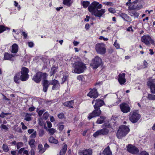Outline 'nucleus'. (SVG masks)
Listing matches in <instances>:
<instances>
[{"instance_id": "a19ab883", "label": "nucleus", "mask_w": 155, "mask_h": 155, "mask_svg": "<svg viewBox=\"0 0 155 155\" xmlns=\"http://www.w3.org/2000/svg\"><path fill=\"white\" fill-rule=\"evenodd\" d=\"M104 5H107V6H112L114 5V4L113 3L111 2H103V3Z\"/></svg>"}, {"instance_id": "7c9ffc66", "label": "nucleus", "mask_w": 155, "mask_h": 155, "mask_svg": "<svg viewBox=\"0 0 155 155\" xmlns=\"http://www.w3.org/2000/svg\"><path fill=\"white\" fill-rule=\"evenodd\" d=\"M105 117L104 116H100L97 120L96 123L98 124H101L104 122Z\"/></svg>"}, {"instance_id": "9b49d317", "label": "nucleus", "mask_w": 155, "mask_h": 155, "mask_svg": "<svg viewBox=\"0 0 155 155\" xmlns=\"http://www.w3.org/2000/svg\"><path fill=\"white\" fill-rule=\"evenodd\" d=\"M109 130L106 128H104L103 129L97 131L93 134L94 137H97L99 135H106L109 133Z\"/></svg>"}, {"instance_id": "0e129e2a", "label": "nucleus", "mask_w": 155, "mask_h": 155, "mask_svg": "<svg viewBox=\"0 0 155 155\" xmlns=\"http://www.w3.org/2000/svg\"><path fill=\"white\" fill-rule=\"evenodd\" d=\"M47 126L48 127L51 128L52 127V124L50 122L47 121Z\"/></svg>"}, {"instance_id": "338daca9", "label": "nucleus", "mask_w": 155, "mask_h": 155, "mask_svg": "<svg viewBox=\"0 0 155 155\" xmlns=\"http://www.w3.org/2000/svg\"><path fill=\"white\" fill-rule=\"evenodd\" d=\"M25 148H21L19 150H18V153H22V152H23V151L24 150Z\"/></svg>"}, {"instance_id": "a878e982", "label": "nucleus", "mask_w": 155, "mask_h": 155, "mask_svg": "<svg viewBox=\"0 0 155 155\" xmlns=\"http://www.w3.org/2000/svg\"><path fill=\"white\" fill-rule=\"evenodd\" d=\"M74 101L71 100V101L64 102L63 103V104L64 106L67 107H69L70 108H73L72 106L74 104Z\"/></svg>"}, {"instance_id": "2f4dec72", "label": "nucleus", "mask_w": 155, "mask_h": 155, "mask_svg": "<svg viewBox=\"0 0 155 155\" xmlns=\"http://www.w3.org/2000/svg\"><path fill=\"white\" fill-rule=\"evenodd\" d=\"M38 149L39 150V152L40 153H43L46 149L43 148V146L41 144H39L38 145Z\"/></svg>"}, {"instance_id": "bb28decb", "label": "nucleus", "mask_w": 155, "mask_h": 155, "mask_svg": "<svg viewBox=\"0 0 155 155\" xmlns=\"http://www.w3.org/2000/svg\"><path fill=\"white\" fill-rule=\"evenodd\" d=\"M103 153L104 155H112V153L109 146L107 147L104 150Z\"/></svg>"}, {"instance_id": "4be33fe9", "label": "nucleus", "mask_w": 155, "mask_h": 155, "mask_svg": "<svg viewBox=\"0 0 155 155\" xmlns=\"http://www.w3.org/2000/svg\"><path fill=\"white\" fill-rule=\"evenodd\" d=\"M15 56V55L14 54H11L8 53H5L4 56V59L13 61Z\"/></svg>"}, {"instance_id": "f8f14e48", "label": "nucleus", "mask_w": 155, "mask_h": 155, "mask_svg": "<svg viewBox=\"0 0 155 155\" xmlns=\"http://www.w3.org/2000/svg\"><path fill=\"white\" fill-rule=\"evenodd\" d=\"M127 148V151L133 154H137L139 151L138 148L131 144L128 145Z\"/></svg>"}, {"instance_id": "b1692460", "label": "nucleus", "mask_w": 155, "mask_h": 155, "mask_svg": "<svg viewBox=\"0 0 155 155\" xmlns=\"http://www.w3.org/2000/svg\"><path fill=\"white\" fill-rule=\"evenodd\" d=\"M132 10H128L129 15L132 17H134V18H137L139 15V13L137 12L133 11Z\"/></svg>"}, {"instance_id": "cd10ccee", "label": "nucleus", "mask_w": 155, "mask_h": 155, "mask_svg": "<svg viewBox=\"0 0 155 155\" xmlns=\"http://www.w3.org/2000/svg\"><path fill=\"white\" fill-rule=\"evenodd\" d=\"M18 46L16 44H14L12 46L11 52L12 53H16L18 51Z\"/></svg>"}, {"instance_id": "09e8293b", "label": "nucleus", "mask_w": 155, "mask_h": 155, "mask_svg": "<svg viewBox=\"0 0 155 155\" xmlns=\"http://www.w3.org/2000/svg\"><path fill=\"white\" fill-rule=\"evenodd\" d=\"M108 11L110 13H114L116 12L115 10L113 8H110L108 9Z\"/></svg>"}, {"instance_id": "8fccbe9b", "label": "nucleus", "mask_w": 155, "mask_h": 155, "mask_svg": "<svg viewBox=\"0 0 155 155\" xmlns=\"http://www.w3.org/2000/svg\"><path fill=\"white\" fill-rule=\"evenodd\" d=\"M14 5L16 7H18L19 10H20L21 8L20 6L18 5V3L16 1L14 2Z\"/></svg>"}, {"instance_id": "c9c22d12", "label": "nucleus", "mask_w": 155, "mask_h": 155, "mask_svg": "<svg viewBox=\"0 0 155 155\" xmlns=\"http://www.w3.org/2000/svg\"><path fill=\"white\" fill-rule=\"evenodd\" d=\"M7 29L9 30V29L8 27H5L3 25H0V34Z\"/></svg>"}, {"instance_id": "bf43d9fd", "label": "nucleus", "mask_w": 155, "mask_h": 155, "mask_svg": "<svg viewBox=\"0 0 155 155\" xmlns=\"http://www.w3.org/2000/svg\"><path fill=\"white\" fill-rule=\"evenodd\" d=\"M68 78V77L67 76L65 75L64 76L63 78H62V80L63 81V82L62 83H63L64 82V81H65Z\"/></svg>"}, {"instance_id": "72a5a7b5", "label": "nucleus", "mask_w": 155, "mask_h": 155, "mask_svg": "<svg viewBox=\"0 0 155 155\" xmlns=\"http://www.w3.org/2000/svg\"><path fill=\"white\" fill-rule=\"evenodd\" d=\"M35 140L34 139H31L30 140L29 142V144L31 148H35Z\"/></svg>"}, {"instance_id": "412c9836", "label": "nucleus", "mask_w": 155, "mask_h": 155, "mask_svg": "<svg viewBox=\"0 0 155 155\" xmlns=\"http://www.w3.org/2000/svg\"><path fill=\"white\" fill-rule=\"evenodd\" d=\"M104 102L102 100L98 99L96 100L94 107V108H100V107L104 105Z\"/></svg>"}, {"instance_id": "f704fd0d", "label": "nucleus", "mask_w": 155, "mask_h": 155, "mask_svg": "<svg viewBox=\"0 0 155 155\" xmlns=\"http://www.w3.org/2000/svg\"><path fill=\"white\" fill-rule=\"evenodd\" d=\"M147 98L149 100L154 101L155 100V95L148 94Z\"/></svg>"}, {"instance_id": "680f3d73", "label": "nucleus", "mask_w": 155, "mask_h": 155, "mask_svg": "<svg viewBox=\"0 0 155 155\" xmlns=\"http://www.w3.org/2000/svg\"><path fill=\"white\" fill-rule=\"evenodd\" d=\"M28 45L29 47L32 48L34 46V43L32 42H28Z\"/></svg>"}, {"instance_id": "0eeeda50", "label": "nucleus", "mask_w": 155, "mask_h": 155, "mask_svg": "<svg viewBox=\"0 0 155 155\" xmlns=\"http://www.w3.org/2000/svg\"><path fill=\"white\" fill-rule=\"evenodd\" d=\"M29 71L27 68L23 67L21 69V75L20 76V80L22 81H25L29 78V75L28 74Z\"/></svg>"}, {"instance_id": "a211bd4d", "label": "nucleus", "mask_w": 155, "mask_h": 155, "mask_svg": "<svg viewBox=\"0 0 155 155\" xmlns=\"http://www.w3.org/2000/svg\"><path fill=\"white\" fill-rule=\"evenodd\" d=\"M78 155H92V151L91 149L81 150L78 152Z\"/></svg>"}, {"instance_id": "f257e3e1", "label": "nucleus", "mask_w": 155, "mask_h": 155, "mask_svg": "<svg viewBox=\"0 0 155 155\" xmlns=\"http://www.w3.org/2000/svg\"><path fill=\"white\" fill-rule=\"evenodd\" d=\"M89 4L90 2L87 1H84L82 3L84 8H86L88 6V10L96 17L100 18L106 12L105 9H101L102 5L98 2L94 1Z\"/></svg>"}, {"instance_id": "4c0bfd02", "label": "nucleus", "mask_w": 155, "mask_h": 155, "mask_svg": "<svg viewBox=\"0 0 155 155\" xmlns=\"http://www.w3.org/2000/svg\"><path fill=\"white\" fill-rule=\"evenodd\" d=\"M120 16L123 19V20L124 21H127L126 19H127L128 18V16L127 15L124 13H122L120 15Z\"/></svg>"}, {"instance_id": "3c124183", "label": "nucleus", "mask_w": 155, "mask_h": 155, "mask_svg": "<svg viewBox=\"0 0 155 155\" xmlns=\"http://www.w3.org/2000/svg\"><path fill=\"white\" fill-rule=\"evenodd\" d=\"M45 110L44 109H43L39 110L38 112V115L40 116L41 117L43 113L45 112Z\"/></svg>"}, {"instance_id": "473e14b6", "label": "nucleus", "mask_w": 155, "mask_h": 155, "mask_svg": "<svg viewBox=\"0 0 155 155\" xmlns=\"http://www.w3.org/2000/svg\"><path fill=\"white\" fill-rule=\"evenodd\" d=\"M63 3V4L68 7H70L71 4V0H64Z\"/></svg>"}, {"instance_id": "052dcab7", "label": "nucleus", "mask_w": 155, "mask_h": 155, "mask_svg": "<svg viewBox=\"0 0 155 155\" xmlns=\"http://www.w3.org/2000/svg\"><path fill=\"white\" fill-rule=\"evenodd\" d=\"M21 35L23 36L24 39H25L27 37V34L25 32H24V31L22 32Z\"/></svg>"}, {"instance_id": "dca6fc26", "label": "nucleus", "mask_w": 155, "mask_h": 155, "mask_svg": "<svg viewBox=\"0 0 155 155\" xmlns=\"http://www.w3.org/2000/svg\"><path fill=\"white\" fill-rule=\"evenodd\" d=\"M98 94L96 89L94 88L87 94V96L91 98H95L98 96Z\"/></svg>"}, {"instance_id": "2eb2a0df", "label": "nucleus", "mask_w": 155, "mask_h": 155, "mask_svg": "<svg viewBox=\"0 0 155 155\" xmlns=\"http://www.w3.org/2000/svg\"><path fill=\"white\" fill-rule=\"evenodd\" d=\"M120 107L121 111L124 113H127L130 111V108L128 105L125 103L121 104L120 105Z\"/></svg>"}, {"instance_id": "6e6d98bb", "label": "nucleus", "mask_w": 155, "mask_h": 155, "mask_svg": "<svg viewBox=\"0 0 155 155\" xmlns=\"http://www.w3.org/2000/svg\"><path fill=\"white\" fill-rule=\"evenodd\" d=\"M114 45L115 47L116 48L118 49L120 48L119 45L116 42V40L114 43Z\"/></svg>"}, {"instance_id": "c03bdc74", "label": "nucleus", "mask_w": 155, "mask_h": 155, "mask_svg": "<svg viewBox=\"0 0 155 155\" xmlns=\"http://www.w3.org/2000/svg\"><path fill=\"white\" fill-rule=\"evenodd\" d=\"M44 134V131L43 129H40L39 131V136L40 137H42Z\"/></svg>"}, {"instance_id": "864d4df0", "label": "nucleus", "mask_w": 155, "mask_h": 155, "mask_svg": "<svg viewBox=\"0 0 155 155\" xmlns=\"http://www.w3.org/2000/svg\"><path fill=\"white\" fill-rule=\"evenodd\" d=\"M21 124L22 126V128L23 130H25L27 128V126H25L23 122H21Z\"/></svg>"}, {"instance_id": "423d86ee", "label": "nucleus", "mask_w": 155, "mask_h": 155, "mask_svg": "<svg viewBox=\"0 0 155 155\" xmlns=\"http://www.w3.org/2000/svg\"><path fill=\"white\" fill-rule=\"evenodd\" d=\"M48 75L45 73H42L41 72H37L33 76L32 80L37 83H39L41 79H45Z\"/></svg>"}, {"instance_id": "aec40b11", "label": "nucleus", "mask_w": 155, "mask_h": 155, "mask_svg": "<svg viewBox=\"0 0 155 155\" xmlns=\"http://www.w3.org/2000/svg\"><path fill=\"white\" fill-rule=\"evenodd\" d=\"M42 83L43 86V90L44 92H46L47 91L49 86L50 84V82L47 80L44 79Z\"/></svg>"}, {"instance_id": "6e6552de", "label": "nucleus", "mask_w": 155, "mask_h": 155, "mask_svg": "<svg viewBox=\"0 0 155 155\" xmlns=\"http://www.w3.org/2000/svg\"><path fill=\"white\" fill-rule=\"evenodd\" d=\"M95 49L98 54H104L106 52L105 45L103 43H97L95 46Z\"/></svg>"}, {"instance_id": "ddd939ff", "label": "nucleus", "mask_w": 155, "mask_h": 155, "mask_svg": "<svg viewBox=\"0 0 155 155\" xmlns=\"http://www.w3.org/2000/svg\"><path fill=\"white\" fill-rule=\"evenodd\" d=\"M94 109L95 110L89 114L88 117V118L89 120L91 119L93 117L98 116L100 115L101 113V111L100 110V108H96Z\"/></svg>"}, {"instance_id": "7ed1b4c3", "label": "nucleus", "mask_w": 155, "mask_h": 155, "mask_svg": "<svg viewBox=\"0 0 155 155\" xmlns=\"http://www.w3.org/2000/svg\"><path fill=\"white\" fill-rule=\"evenodd\" d=\"M73 66L74 72L76 73L80 74L83 72L86 68L85 64L81 62L75 63Z\"/></svg>"}, {"instance_id": "9d476101", "label": "nucleus", "mask_w": 155, "mask_h": 155, "mask_svg": "<svg viewBox=\"0 0 155 155\" xmlns=\"http://www.w3.org/2000/svg\"><path fill=\"white\" fill-rule=\"evenodd\" d=\"M101 59L99 57H96L92 60L91 65L94 69H96L101 64Z\"/></svg>"}, {"instance_id": "5701e85b", "label": "nucleus", "mask_w": 155, "mask_h": 155, "mask_svg": "<svg viewBox=\"0 0 155 155\" xmlns=\"http://www.w3.org/2000/svg\"><path fill=\"white\" fill-rule=\"evenodd\" d=\"M34 115V114L32 113H25L24 120L27 121H29L31 120V117L32 115Z\"/></svg>"}, {"instance_id": "37998d69", "label": "nucleus", "mask_w": 155, "mask_h": 155, "mask_svg": "<svg viewBox=\"0 0 155 155\" xmlns=\"http://www.w3.org/2000/svg\"><path fill=\"white\" fill-rule=\"evenodd\" d=\"M77 78L78 80L82 81H84V79L83 76L81 75H80L77 76Z\"/></svg>"}, {"instance_id": "20e7f679", "label": "nucleus", "mask_w": 155, "mask_h": 155, "mask_svg": "<svg viewBox=\"0 0 155 155\" xmlns=\"http://www.w3.org/2000/svg\"><path fill=\"white\" fill-rule=\"evenodd\" d=\"M142 8L141 2L139 0H137L129 5L128 10L138 11Z\"/></svg>"}, {"instance_id": "6ab92c4d", "label": "nucleus", "mask_w": 155, "mask_h": 155, "mask_svg": "<svg viewBox=\"0 0 155 155\" xmlns=\"http://www.w3.org/2000/svg\"><path fill=\"white\" fill-rule=\"evenodd\" d=\"M125 76V73L120 74L118 76V81L121 85L124 84L126 81Z\"/></svg>"}, {"instance_id": "603ef678", "label": "nucleus", "mask_w": 155, "mask_h": 155, "mask_svg": "<svg viewBox=\"0 0 155 155\" xmlns=\"http://www.w3.org/2000/svg\"><path fill=\"white\" fill-rule=\"evenodd\" d=\"M139 155H149V154L146 151H143L141 152Z\"/></svg>"}, {"instance_id": "13d9d810", "label": "nucleus", "mask_w": 155, "mask_h": 155, "mask_svg": "<svg viewBox=\"0 0 155 155\" xmlns=\"http://www.w3.org/2000/svg\"><path fill=\"white\" fill-rule=\"evenodd\" d=\"M31 149L30 151V153L31 155H35V148H31Z\"/></svg>"}, {"instance_id": "c85d7f7f", "label": "nucleus", "mask_w": 155, "mask_h": 155, "mask_svg": "<svg viewBox=\"0 0 155 155\" xmlns=\"http://www.w3.org/2000/svg\"><path fill=\"white\" fill-rule=\"evenodd\" d=\"M67 148V145L66 144L64 145L62 149L60 151V155H65Z\"/></svg>"}, {"instance_id": "de8ad7c7", "label": "nucleus", "mask_w": 155, "mask_h": 155, "mask_svg": "<svg viewBox=\"0 0 155 155\" xmlns=\"http://www.w3.org/2000/svg\"><path fill=\"white\" fill-rule=\"evenodd\" d=\"M37 133L36 131L33 132V134L30 135V137L31 138H35L36 136Z\"/></svg>"}, {"instance_id": "4468645a", "label": "nucleus", "mask_w": 155, "mask_h": 155, "mask_svg": "<svg viewBox=\"0 0 155 155\" xmlns=\"http://www.w3.org/2000/svg\"><path fill=\"white\" fill-rule=\"evenodd\" d=\"M154 82V80H150L147 83L148 86L150 89L151 93L153 94H155V83Z\"/></svg>"}, {"instance_id": "5fc2aeb1", "label": "nucleus", "mask_w": 155, "mask_h": 155, "mask_svg": "<svg viewBox=\"0 0 155 155\" xmlns=\"http://www.w3.org/2000/svg\"><path fill=\"white\" fill-rule=\"evenodd\" d=\"M58 116L60 119H62L64 118V115L63 113H60L58 115Z\"/></svg>"}, {"instance_id": "c756f323", "label": "nucleus", "mask_w": 155, "mask_h": 155, "mask_svg": "<svg viewBox=\"0 0 155 155\" xmlns=\"http://www.w3.org/2000/svg\"><path fill=\"white\" fill-rule=\"evenodd\" d=\"M49 142L51 143L57 144L58 143V140L55 139L53 137H50L49 138Z\"/></svg>"}, {"instance_id": "49530a36", "label": "nucleus", "mask_w": 155, "mask_h": 155, "mask_svg": "<svg viewBox=\"0 0 155 155\" xmlns=\"http://www.w3.org/2000/svg\"><path fill=\"white\" fill-rule=\"evenodd\" d=\"M23 146V144L21 142H18L17 143V147L18 149H19Z\"/></svg>"}, {"instance_id": "69168bd1", "label": "nucleus", "mask_w": 155, "mask_h": 155, "mask_svg": "<svg viewBox=\"0 0 155 155\" xmlns=\"http://www.w3.org/2000/svg\"><path fill=\"white\" fill-rule=\"evenodd\" d=\"M143 64L144 66V68H147L148 65V63L145 60L143 61Z\"/></svg>"}, {"instance_id": "a18cd8bd", "label": "nucleus", "mask_w": 155, "mask_h": 155, "mask_svg": "<svg viewBox=\"0 0 155 155\" xmlns=\"http://www.w3.org/2000/svg\"><path fill=\"white\" fill-rule=\"evenodd\" d=\"M49 114L47 112L44 113L43 115V118L44 119L46 120L48 117Z\"/></svg>"}, {"instance_id": "e2e57ef3", "label": "nucleus", "mask_w": 155, "mask_h": 155, "mask_svg": "<svg viewBox=\"0 0 155 155\" xmlns=\"http://www.w3.org/2000/svg\"><path fill=\"white\" fill-rule=\"evenodd\" d=\"M35 109V108L34 107H32L29 108L28 110L29 111L32 112L34 111Z\"/></svg>"}, {"instance_id": "4d7b16f0", "label": "nucleus", "mask_w": 155, "mask_h": 155, "mask_svg": "<svg viewBox=\"0 0 155 155\" xmlns=\"http://www.w3.org/2000/svg\"><path fill=\"white\" fill-rule=\"evenodd\" d=\"M16 131L18 133H22V131L20 127H17L16 129Z\"/></svg>"}, {"instance_id": "39448f33", "label": "nucleus", "mask_w": 155, "mask_h": 155, "mask_svg": "<svg viewBox=\"0 0 155 155\" xmlns=\"http://www.w3.org/2000/svg\"><path fill=\"white\" fill-rule=\"evenodd\" d=\"M140 115L137 111H131L130 113L129 118L130 120L132 123H137L140 118Z\"/></svg>"}, {"instance_id": "f3484780", "label": "nucleus", "mask_w": 155, "mask_h": 155, "mask_svg": "<svg viewBox=\"0 0 155 155\" xmlns=\"http://www.w3.org/2000/svg\"><path fill=\"white\" fill-rule=\"evenodd\" d=\"M50 85H53L52 89L53 90L58 89L60 86L58 81L55 79L50 81Z\"/></svg>"}, {"instance_id": "79ce46f5", "label": "nucleus", "mask_w": 155, "mask_h": 155, "mask_svg": "<svg viewBox=\"0 0 155 155\" xmlns=\"http://www.w3.org/2000/svg\"><path fill=\"white\" fill-rule=\"evenodd\" d=\"M56 71V70L55 68H52L50 71V76H51L53 75Z\"/></svg>"}, {"instance_id": "1a4fd4ad", "label": "nucleus", "mask_w": 155, "mask_h": 155, "mask_svg": "<svg viewBox=\"0 0 155 155\" xmlns=\"http://www.w3.org/2000/svg\"><path fill=\"white\" fill-rule=\"evenodd\" d=\"M141 41L147 46H150V44L155 45L154 41L149 35L143 36L141 37Z\"/></svg>"}, {"instance_id": "f03ea898", "label": "nucleus", "mask_w": 155, "mask_h": 155, "mask_svg": "<svg viewBox=\"0 0 155 155\" xmlns=\"http://www.w3.org/2000/svg\"><path fill=\"white\" fill-rule=\"evenodd\" d=\"M130 131L129 128L124 125L120 126L117 133V136L119 139H121L125 137Z\"/></svg>"}, {"instance_id": "393cba45", "label": "nucleus", "mask_w": 155, "mask_h": 155, "mask_svg": "<svg viewBox=\"0 0 155 155\" xmlns=\"http://www.w3.org/2000/svg\"><path fill=\"white\" fill-rule=\"evenodd\" d=\"M20 74L19 72L16 73L14 78V82L16 83H19L20 82Z\"/></svg>"}, {"instance_id": "ea45409f", "label": "nucleus", "mask_w": 155, "mask_h": 155, "mask_svg": "<svg viewBox=\"0 0 155 155\" xmlns=\"http://www.w3.org/2000/svg\"><path fill=\"white\" fill-rule=\"evenodd\" d=\"M0 128L2 129H4L6 130H8V128L7 126L4 124H1L0 126Z\"/></svg>"}, {"instance_id": "58836bf2", "label": "nucleus", "mask_w": 155, "mask_h": 155, "mask_svg": "<svg viewBox=\"0 0 155 155\" xmlns=\"http://www.w3.org/2000/svg\"><path fill=\"white\" fill-rule=\"evenodd\" d=\"M3 149L4 151L5 152H8L9 150L8 146L5 144H4L3 145Z\"/></svg>"}, {"instance_id": "774afa93", "label": "nucleus", "mask_w": 155, "mask_h": 155, "mask_svg": "<svg viewBox=\"0 0 155 155\" xmlns=\"http://www.w3.org/2000/svg\"><path fill=\"white\" fill-rule=\"evenodd\" d=\"M64 128V125H60L59 127V130L61 131Z\"/></svg>"}, {"instance_id": "e433bc0d", "label": "nucleus", "mask_w": 155, "mask_h": 155, "mask_svg": "<svg viewBox=\"0 0 155 155\" xmlns=\"http://www.w3.org/2000/svg\"><path fill=\"white\" fill-rule=\"evenodd\" d=\"M48 131L50 135H52L56 131V130L55 129L51 128L49 129H48Z\"/></svg>"}]
</instances>
